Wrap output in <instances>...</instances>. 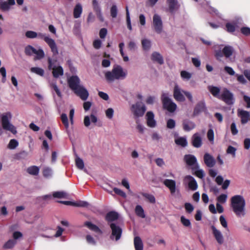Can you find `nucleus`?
<instances>
[{"mask_svg": "<svg viewBox=\"0 0 250 250\" xmlns=\"http://www.w3.org/2000/svg\"><path fill=\"white\" fill-rule=\"evenodd\" d=\"M246 201L244 198L240 195L233 196L231 198V207L235 215L238 217L245 215Z\"/></svg>", "mask_w": 250, "mask_h": 250, "instance_id": "obj_1", "label": "nucleus"}, {"mask_svg": "<svg viewBox=\"0 0 250 250\" xmlns=\"http://www.w3.org/2000/svg\"><path fill=\"white\" fill-rule=\"evenodd\" d=\"M127 75V72L119 65H114L111 71L105 72L104 76L106 80L109 82H113L115 80H123Z\"/></svg>", "mask_w": 250, "mask_h": 250, "instance_id": "obj_2", "label": "nucleus"}, {"mask_svg": "<svg viewBox=\"0 0 250 250\" xmlns=\"http://www.w3.org/2000/svg\"><path fill=\"white\" fill-rule=\"evenodd\" d=\"M184 159L196 176L201 179L204 177V171L203 169H200L197 159L194 155L186 154L184 156Z\"/></svg>", "mask_w": 250, "mask_h": 250, "instance_id": "obj_3", "label": "nucleus"}, {"mask_svg": "<svg viewBox=\"0 0 250 250\" xmlns=\"http://www.w3.org/2000/svg\"><path fill=\"white\" fill-rule=\"evenodd\" d=\"M161 101L164 109L170 113H173L176 110L177 105L173 102L168 93H162Z\"/></svg>", "mask_w": 250, "mask_h": 250, "instance_id": "obj_4", "label": "nucleus"}, {"mask_svg": "<svg viewBox=\"0 0 250 250\" xmlns=\"http://www.w3.org/2000/svg\"><path fill=\"white\" fill-rule=\"evenodd\" d=\"M12 114L7 112L3 113L1 116V124L3 129L10 131L14 134L17 133L16 127L10 123Z\"/></svg>", "mask_w": 250, "mask_h": 250, "instance_id": "obj_5", "label": "nucleus"}, {"mask_svg": "<svg viewBox=\"0 0 250 250\" xmlns=\"http://www.w3.org/2000/svg\"><path fill=\"white\" fill-rule=\"evenodd\" d=\"M220 46H223L221 45ZM221 47L220 49L215 50V56L217 60L220 61L221 59L225 56L226 58H229L232 56L234 52V48L229 45H225L221 50Z\"/></svg>", "mask_w": 250, "mask_h": 250, "instance_id": "obj_6", "label": "nucleus"}, {"mask_svg": "<svg viewBox=\"0 0 250 250\" xmlns=\"http://www.w3.org/2000/svg\"><path fill=\"white\" fill-rule=\"evenodd\" d=\"M56 62V60H52L50 58H48V69L49 70L52 69L53 77L57 78L63 75V69L60 65L56 66L55 64Z\"/></svg>", "mask_w": 250, "mask_h": 250, "instance_id": "obj_7", "label": "nucleus"}, {"mask_svg": "<svg viewBox=\"0 0 250 250\" xmlns=\"http://www.w3.org/2000/svg\"><path fill=\"white\" fill-rule=\"evenodd\" d=\"M37 37L44 40L45 42L50 47L54 56H56L58 54V47L54 40L50 38L49 36H46L45 34L42 33H38Z\"/></svg>", "mask_w": 250, "mask_h": 250, "instance_id": "obj_8", "label": "nucleus"}, {"mask_svg": "<svg viewBox=\"0 0 250 250\" xmlns=\"http://www.w3.org/2000/svg\"><path fill=\"white\" fill-rule=\"evenodd\" d=\"M131 110L135 118L142 117L146 111L145 105L142 102H137L132 105Z\"/></svg>", "mask_w": 250, "mask_h": 250, "instance_id": "obj_9", "label": "nucleus"}, {"mask_svg": "<svg viewBox=\"0 0 250 250\" xmlns=\"http://www.w3.org/2000/svg\"><path fill=\"white\" fill-rule=\"evenodd\" d=\"M109 226L111 230L110 239L112 241H118L121 238L122 229L115 223H110Z\"/></svg>", "mask_w": 250, "mask_h": 250, "instance_id": "obj_10", "label": "nucleus"}, {"mask_svg": "<svg viewBox=\"0 0 250 250\" xmlns=\"http://www.w3.org/2000/svg\"><path fill=\"white\" fill-rule=\"evenodd\" d=\"M219 99L222 100L228 105L233 104L234 103L233 94L227 88L222 90Z\"/></svg>", "mask_w": 250, "mask_h": 250, "instance_id": "obj_11", "label": "nucleus"}, {"mask_svg": "<svg viewBox=\"0 0 250 250\" xmlns=\"http://www.w3.org/2000/svg\"><path fill=\"white\" fill-rule=\"evenodd\" d=\"M186 91L183 90L177 84H175L173 89V97L178 102L185 101L184 96Z\"/></svg>", "mask_w": 250, "mask_h": 250, "instance_id": "obj_12", "label": "nucleus"}, {"mask_svg": "<svg viewBox=\"0 0 250 250\" xmlns=\"http://www.w3.org/2000/svg\"><path fill=\"white\" fill-rule=\"evenodd\" d=\"M184 183L187 185L189 189L195 191L198 188V184L194 177L190 175H187L184 179Z\"/></svg>", "mask_w": 250, "mask_h": 250, "instance_id": "obj_13", "label": "nucleus"}, {"mask_svg": "<svg viewBox=\"0 0 250 250\" xmlns=\"http://www.w3.org/2000/svg\"><path fill=\"white\" fill-rule=\"evenodd\" d=\"M68 84L70 88L73 91L82 85L80 84L81 80L76 75L72 76L68 79Z\"/></svg>", "mask_w": 250, "mask_h": 250, "instance_id": "obj_14", "label": "nucleus"}, {"mask_svg": "<svg viewBox=\"0 0 250 250\" xmlns=\"http://www.w3.org/2000/svg\"><path fill=\"white\" fill-rule=\"evenodd\" d=\"M153 26L154 30L158 34L162 32L163 30V23L160 16L154 14L153 17Z\"/></svg>", "mask_w": 250, "mask_h": 250, "instance_id": "obj_15", "label": "nucleus"}, {"mask_svg": "<svg viewBox=\"0 0 250 250\" xmlns=\"http://www.w3.org/2000/svg\"><path fill=\"white\" fill-rule=\"evenodd\" d=\"M74 92L83 101H85L89 96L88 91L83 85L76 89Z\"/></svg>", "mask_w": 250, "mask_h": 250, "instance_id": "obj_16", "label": "nucleus"}, {"mask_svg": "<svg viewBox=\"0 0 250 250\" xmlns=\"http://www.w3.org/2000/svg\"><path fill=\"white\" fill-rule=\"evenodd\" d=\"M192 146L196 148L200 147L202 145V139L200 133L196 132L191 137Z\"/></svg>", "mask_w": 250, "mask_h": 250, "instance_id": "obj_17", "label": "nucleus"}, {"mask_svg": "<svg viewBox=\"0 0 250 250\" xmlns=\"http://www.w3.org/2000/svg\"><path fill=\"white\" fill-rule=\"evenodd\" d=\"M182 126L185 131L189 132L195 128L196 125L193 121L186 119L182 121Z\"/></svg>", "mask_w": 250, "mask_h": 250, "instance_id": "obj_18", "label": "nucleus"}, {"mask_svg": "<svg viewBox=\"0 0 250 250\" xmlns=\"http://www.w3.org/2000/svg\"><path fill=\"white\" fill-rule=\"evenodd\" d=\"M238 116L241 118L242 124L245 125L250 120V114L249 111L243 110H238Z\"/></svg>", "mask_w": 250, "mask_h": 250, "instance_id": "obj_19", "label": "nucleus"}, {"mask_svg": "<svg viewBox=\"0 0 250 250\" xmlns=\"http://www.w3.org/2000/svg\"><path fill=\"white\" fill-rule=\"evenodd\" d=\"M211 229L212 234L218 243L222 244L224 242V237L221 231L217 229L214 226H212Z\"/></svg>", "mask_w": 250, "mask_h": 250, "instance_id": "obj_20", "label": "nucleus"}, {"mask_svg": "<svg viewBox=\"0 0 250 250\" xmlns=\"http://www.w3.org/2000/svg\"><path fill=\"white\" fill-rule=\"evenodd\" d=\"M204 161L206 165L208 167H213L216 163V161L213 157L208 153H206L204 154Z\"/></svg>", "mask_w": 250, "mask_h": 250, "instance_id": "obj_21", "label": "nucleus"}, {"mask_svg": "<svg viewBox=\"0 0 250 250\" xmlns=\"http://www.w3.org/2000/svg\"><path fill=\"white\" fill-rule=\"evenodd\" d=\"M163 184L169 189L170 193L173 195L176 191V182L171 179H165Z\"/></svg>", "mask_w": 250, "mask_h": 250, "instance_id": "obj_22", "label": "nucleus"}, {"mask_svg": "<svg viewBox=\"0 0 250 250\" xmlns=\"http://www.w3.org/2000/svg\"><path fill=\"white\" fill-rule=\"evenodd\" d=\"M147 125L150 127H155L156 122L154 119V114L151 111H148L146 114Z\"/></svg>", "mask_w": 250, "mask_h": 250, "instance_id": "obj_23", "label": "nucleus"}, {"mask_svg": "<svg viewBox=\"0 0 250 250\" xmlns=\"http://www.w3.org/2000/svg\"><path fill=\"white\" fill-rule=\"evenodd\" d=\"M119 217L118 213L115 211H110L108 212L105 216V219L108 222V225L109 224L114 223L113 222L117 220Z\"/></svg>", "mask_w": 250, "mask_h": 250, "instance_id": "obj_24", "label": "nucleus"}, {"mask_svg": "<svg viewBox=\"0 0 250 250\" xmlns=\"http://www.w3.org/2000/svg\"><path fill=\"white\" fill-rule=\"evenodd\" d=\"M90 121L92 123L95 124L97 122L98 118L94 114H91L90 116H85L84 118L83 123L86 127H88L90 125Z\"/></svg>", "mask_w": 250, "mask_h": 250, "instance_id": "obj_25", "label": "nucleus"}, {"mask_svg": "<svg viewBox=\"0 0 250 250\" xmlns=\"http://www.w3.org/2000/svg\"><path fill=\"white\" fill-rule=\"evenodd\" d=\"M206 109L205 103L204 101L198 103L194 108L193 116L198 115L200 112H203Z\"/></svg>", "mask_w": 250, "mask_h": 250, "instance_id": "obj_26", "label": "nucleus"}, {"mask_svg": "<svg viewBox=\"0 0 250 250\" xmlns=\"http://www.w3.org/2000/svg\"><path fill=\"white\" fill-rule=\"evenodd\" d=\"M151 60L159 64H162L164 63V59L163 56L157 52H154L151 54Z\"/></svg>", "mask_w": 250, "mask_h": 250, "instance_id": "obj_27", "label": "nucleus"}, {"mask_svg": "<svg viewBox=\"0 0 250 250\" xmlns=\"http://www.w3.org/2000/svg\"><path fill=\"white\" fill-rule=\"evenodd\" d=\"M84 226L87 227L91 230L96 233H99L100 234H101L103 233L102 231L100 229V228L98 226L92 224L90 222H85L84 223Z\"/></svg>", "mask_w": 250, "mask_h": 250, "instance_id": "obj_28", "label": "nucleus"}, {"mask_svg": "<svg viewBox=\"0 0 250 250\" xmlns=\"http://www.w3.org/2000/svg\"><path fill=\"white\" fill-rule=\"evenodd\" d=\"M167 3L171 13H174L178 8L177 0H167Z\"/></svg>", "mask_w": 250, "mask_h": 250, "instance_id": "obj_29", "label": "nucleus"}, {"mask_svg": "<svg viewBox=\"0 0 250 250\" xmlns=\"http://www.w3.org/2000/svg\"><path fill=\"white\" fill-rule=\"evenodd\" d=\"M175 144L179 146L185 147L188 146V141L186 137H179L175 139Z\"/></svg>", "mask_w": 250, "mask_h": 250, "instance_id": "obj_30", "label": "nucleus"}, {"mask_svg": "<svg viewBox=\"0 0 250 250\" xmlns=\"http://www.w3.org/2000/svg\"><path fill=\"white\" fill-rule=\"evenodd\" d=\"M83 11V7L82 5L80 3H77L74 8L73 11V16L76 19L79 18L81 17V14Z\"/></svg>", "mask_w": 250, "mask_h": 250, "instance_id": "obj_31", "label": "nucleus"}, {"mask_svg": "<svg viewBox=\"0 0 250 250\" xmlns=\"http://www.w3.org/2000/svg\"><path fill=\"white\" fill-rule=\"evenodd\" d=\"M134 245L135 250H143V242L140 237H135L134 239Z\"/></svg>", "mask_w": 250, "mask_h": 250, "instance_id": "obj_32", "label": "nucleus"}, {"mask_svg": "<svg viewBox=\"0 0 250 250\" xmlns=\"http://www.w3.org/2000/svg\"><path fill=\"white\" fill-rule=\"evenodd\" d=\"M53 174V171L52 168L48 167H45L42 169L43 176L47 179L51 178Z\"/></svg>", "mask_w": 250, "mask_h": 250, "instance_id": "obj_33", "label": "nucleus"}, {"mask_svg": "<svg viewBox=\"0 0 250 250\" xmlns=\"http://www.w3.org/2000/svg\"><path fill=\"white\" fill-rule=\"evenodd\" d=\"M208 89L214 97L219 99L220 89L219 87L210 85L208 86Z\"/></svg>", "mask_w": 250, "mask_h": 250, "instance_id": "obj_34", "label": "nucleus"}, {"mask_svg": "<svg viewBox=\"0 0 250 250\" xmlns=\"http://www.w3.org/2000/svg\"><path fill=\"white\" fill-rule=\"evenodd\" d=\"M40 168L38 167L33 166L27 169V172L30 175L36 176L39 174Z\"/></svg>", "mask_w": 250, "mask_h": 250, "instance_id": "obj_35", "label": "nucleus"}, {"mask_svg": "<svg viewBox=\"0 0 250 250\" xmlns=\"http://www.w3.org/2000/svg\"><path fill=\"white\" fill-rule=\"evenodd\" d=\"M135 212L138 216L142 218H145L146 217L144 209L141 206L137 205L135 208Z\"/></svg>", "mask_w": 250, "mask_h": 250, "instance_id": "obj_36", "label": "nucleus"}, {"mask_svg": "<svg viewBox=\"0 0 250 250\" xmlns=\"http://www.w3.org/2000/svg\"><path fill=\"white\" fill-rule=\"evenodd\" d=\"M75 164L78 168L82 170L83 169L84 165L83 160L80 158L77 154H75Z\"/></svg>", "mask_w": 250, "mask_h": 250, "instance_id": "obj_37", "label": "nucleus"}, {"mask_svg": "<svg viewBox=\"0 0 250 250\" xmlns=\"http://www.w3.org/2000/svg\"><path fill=\"white\" fill-rule=\"evenodd\" d=\"M17 243V241L13 239H9L3 246L4 249H10L13 248Z\"/></svg>", "mask_w": 250, "mask_h": 250, "instance_id": "obj_38", "label": "nucleus"}, {"mask_svg": "<svg viewBox=\"0 0 250 250\" xmlns=\"http://www.w3.org/2000/svg\"><path fill=\"white\" fill-rule=\"evenodd\" d=\"M52 196L55 198H65L67 196V193L62 191H55L53 193Z\"/></svg>", "mask_w": 250, "mask_h": 250, "instance_id": "obj_39", "label": "nucleus"}, {"mask_svg": "<svg viewBox=\"0 0 250 250\" xmlns=\"http://www.w3.org/2000/svg\"><path fill=\"white\" fill-rule=\"evenodd\" d=\"M180 75L184 81H188L192 77V74L186 70L182 71L180 73Z\"/></svg>", "mask_w": 250, "mask_h": 250, "instance_id": "obj_40", "label": "nucleus"}, {"mask_svg": "<svg viewBox=\"0 0 250 250\" xmlns=\"http://www.w3.org/2000/svg\"><path fill=\"white\" fill-rule=\"evenodd\" d=\"M226 28L228 32H234L235 31L236 24L235 23L227 22L226 24Z\"/></svg>", "mask_w": 250, "mask_h": 250, "instance_id": "obj_41", "label": "nucleus"}, {"mask_svg": "<svg viewBox=\"0 0 250 250\" xmlns=\"http://www.w3.org/2000/svg\"><path fill=\"white\" fill-rule=\"evenodd\" d=\"M34 54L36 55V56L35 57V60H41L44 57V51L41 48H40L38 50H37L36 49V51H35Z\"/></svg>", "mask_w": 250, "mask_h": 250, "instance_id": "obj_42", "label": "nucleus"}, {"mask_svg": "<svg viewBox=\"0 0 250 250\" xmlns=\"http://www.w3.org/2000/svg\"><path fill=\"white\" fill-rule=\"evenodd\" d=\"M236 150L237 149L235 147L231 146H229L226 150V153L228 154L231 155L232 158H235L236 157Z\"/></svg>", "mask_w": 250, "mask_h": 250, "instance_id": "obj_43", "label": "nucleus"}, {"mask_svg": "<svg viewBox=\"0 0 250 250\" xmlns=\"http://www.w3.org/2000/svg\"><path fill=\"white\" fill-rule=\"evenodd\" d=\"M50 87L52 89H53V90L56 93V94L58 96V97H62L61 92L60 90L59 89V87H58V86L57 85L56 82H51L50 83Z\"/></svg>", "mask_w": 250, "mask_h": 250, "instance_id": "obj_44", "label": "nucleus"}, {"mask_svg": "<svg viewBox=\"0 0 250 250\" xmlns=\"http://www.w3.org/2000/svg\"><path fill=\"white\" fill-rule=\"evenodd\" d=\"M143 48L145 50H148L151 47V42L147 39H143L142 41Z\"/></svg>", "mask_w": 250, "mask_h": 250, "instance_id": "obj_45", "label": "nucleus"}, {"mask_svg": "<svg viewBox=\"0 0 250 250\" xmlns=\"http://www.w3.org/2000/svg\"><path fill=\"white\" fill-rule=\"evenodd\" d=\"M31 71L41 76H43L44 73V71L43 69L37 67H32L31 68Z\"/></svg>", "mask_w": 250, "mask_h": 250, "instance_id": "obj_46", "label": "nucleus"}, {"mask_svg": "<svg viewBox=\"0 0 250 250\" xmlns=\"http://www.w3.org/2000/svg\"><path fill=\"white\" fill-rule=\"evenodd\" d=\"M125 10H126L127 26L129 30H131L132 26H131V20H130L129 12V10H128V8L127 6H126Z\"/></svg>", "mask_w": 250, "mask_h": 250, "instance_id": "obj_47", "label": "nucleus"}, {"mask_svg": "<svg viewBox=\"0 0 250 250\" xmlns=\"http://www.w3.org/2000/svg\"><path fill=\"white\" fill-rule=\"evenodd\" d=\"M142 195L147 199L151 203H155L156 202L155 197L152 195L146 193L142 192Z\"/></svg>", "mask_w": 250, "mask_h": 250, "instance_id": "obj_48", "label": "nucleus"}, {"mask_svg": "<svg viewBox=\"0 0 250 250\" xmlns=\"http://www.w3.org/2000/svg\"><path fill=\"white\" fill-rule=\"evenodd\" d=\"M11 8V6L6 1H1L0 2V9L3 11H8Z\"/></svg>", "mask_w": 250, "mask_h": 250, "instance_id": "obj_49", "label": "nucleus"}, {"mask_svg": "<svg viewBox=\"0 0 250 250\" xmlns=\"http://www.w3.org/2000/svg\"><path fill=\"white\" fill-rule=\"evenodd\" d=\"M92 5L93 10L95 12L96 14L101 12V8L97 0H92Z\"/></svg>", "mask_w": 250, "mask_h": 250, "instance_id": "obj_50", "label": "nucleus"}, {"mask_svg": "<svg viewBox=\"0 0 250 250\" xmlns=\"http://www.w3.org/2000/svg\"><path fill=\"white\" fill-rule=\"evenodd\" d=\"M180 220L182 224L186 227L190 228L191 223L189 219H187L184 216H182L180 217Z\"/></svg>", "mask_w": 250, "mask_h": 250, "instance_id": "obj_51", "label": "nucleus"}, {"mask_svg": "<svg viewBox=\"0 0 250 250\" xmlns=\"http://www.w3.org/2000/svg\"><path fill=\"white\" fill-rule=\"evenodd\" d=\"M61 120L64 125L65 128L67 129L69 127V123L67 115L65 113H62L61 115Z\"/></svg>", "mask_w": 250, "mask_h": 250, "instance_id": "obj_52", "label": "nucleus"}, {"mask_svg": "<svg viewBox=\"0 0 250 250\" xmlns=\"http://www.w3.org/2000/svg\"><path fill=\"white\" fill-rule=\"evenodd\" d=\"M18 145L19 143L16 139H11L8 145V147L10 149H14L16 148Z\"/></svg>", "mask_w": 250, "mask_h": 250, "instance_id": "obj_53", "label": "nucleus"}, {"mask_svg": "<svg viewBox=\"0 0 250 250\" xmlns=\"http://www.w3.org/2000/svg\"><path fill=\"white\" fill-rule=\"evenodd\" d=\"M36 51V48L32 46L31 45H28L25 48V53L28 55H32L34 54Z\"/></svg>", "mask_w": 250, "mask_h": 250, "instance_id": "obj_54", "label": "nucleus"}, {"mask_svg": "<svg viewBox=\"0 0 250 250\" xmlns=\"http://www.w3.org/2000/svg\"><path fill=\"white\" fill-rule=\"evenodd\" d=\"M227 198L228 195L227 194H222L217 197V200L219 204H224L226 202Z\"/></svg>", "mask_w": 250, "mask_h": 250, "instance_id": "obj_55", "label": "nucleus"}, {"mask_svg": "<svg viewBox=\"0 0 250 250\" xmlns=\"http://www.w3.org/2000/svg\"><path fill=\"white\" fill-rule=\"evenodd\" d=\"M205 8L209 13H214L215 15H217L219 17L221 18V15H220L219 13L217 11V10L214 9V8L208 5V4L207 5Z\"/></svg>", "mask_w": 250, "mask_h": 250, "instance_id": "obj_56", "label": "nucleus"}, {"mask_svg": "<svg viewBox=\"0 0 250 250\" xmlns=\"http://www.w3.org/2000/svg\"><path fill=\"white\" fill-rule=\"evenodd\" d=\"M25 35L26 37L29 39H34L38 36V33L33 31H27Z\"/></svg>", "mask_w": 250, "mask_h": 250, "instance_id": "obj_57", "label": "nucleus"}, {"mask_svg": "<svg viewBox=\"0 0 250 250\" xmlns=\"http://www.w3.org/2000/svg\"><path fill=\"white\" fill-rule=\"evenodd\" d=\"M214 131L212 128H210L208 131L207 137L208 140L212 144L214 142Z\"/></svg>", "mask_w": 250, "mask_h": 250, "instance_id": "obj_58", "label": "nucleus"}, {"mask_svg": "<svg viewBox=\"0 0 250 250\" xmlns=\"http://www.w3.org/2000/svg\"><path fill=\"white\" fill-rule=\"evenodd\" d=\"M175 121L172 119H169L167 121V127L169 129H173L175 127Z\"/></svg>", "mask_w": 250, "mask_h": 250, "instance_id": "obj_59", "label": "nucleus"}, {"mask_svg": "<svg viewBox=\"0 0 250 250\" xmlns=\"http://www.w3.org/2000/svg\"><path fill=\"white\" fill-rule=\"evenodd\" d=\"M111 16L115 18L117 16V7L116 5H113L110 9Z\"/></svg>", "mask_w": 250, "mask_h": 250, "instance_id": "obj_60", "label": "nucleus"}, {"mask_svg": "<svg viewBox=\"0 0 250 250\" xmlns=\"http://www.w3.org/2000/svg\"><path fill=\"white\" fill-rule=\"evenodd\" d=\"M185 208L186 211L188 213H191L194 209L193 206L189 203H186L185 204Z\"/></svg>", "mask_w": 250, "mask_h": 250, "instance_id": "obj_61", "label": "nucleus"}, {"mask_svg": "<svg viewBox=\"0 0 250 250\" xmlns=\"http://www.w3.org/2000/svg\"><path fill=\"white\" fill-rule=\"evenodd\" d=\"M114 110L112 108H108L105 111V115L107 118L111 119L113 118Z\"/></svg>", "mask_w": 250, "mask_h": 250, "instance_id": "obj_62", "label": "nucleus"}, {"mask_svg": "<svg viewBox=\"0 0 250 250\" xmlns=\"http://www.w3.org/2000/svg\"><path fill=\"white\" fill-rule=\"evenodd\" d=\"M225 71L230 76H233L235 75V72L232 67L226 66L224 67Z\"/></svg>", "mask_w": 250, "mask_h": 250, "instance_id": "obj_63", "label": "nucleus"}, {"mask_svg": "<svg viewBox=\"0 0 250 250\" xmlns=\"http://www.w3.org/2000/svg\"><path fill=\"white\" fill-rule=\"evenodd\" d=\"M230 130L233 135H236L238 132V130L237 129L236 124L233 122L230 125Z\"/></svg>", "mask_w": 250, "mask_h": 250, "instance_id": "obj_64", "label": "nucleus"}]
</instances>
